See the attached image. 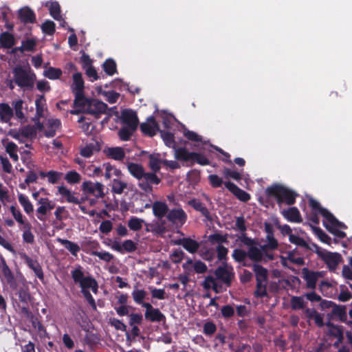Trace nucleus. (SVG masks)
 <instances>
[{"mask_svg": "<svg viewBox=\"0 0 352 352\" xmlns=\"http://www.w3.org/2000/svg\"><path fill=\"white\" fill-rule=\"evenodd\" d=\"M302 278L306 282V287L310 289H315L318 279L322 276V272L310 270L307 267L302 269Z\"/></svg>", "mask_w": 352, "mask_h": 352, "instance_id": "14", "label": "nucleus"}, {"mask_svg": "<svg viewBox=\"0 0 352 352\" xmlns=\"http://www.w3.org/2000/svg\"><path fill=\"white\" fill-rule=\"evenodd\" d=\"M10 212L14 219L20 224L25 226V223H30L23 219V216L19 209H17L15 206H11L10 208Z\"/></svg>", "mask_w": 352, "mask_h": 352, "instance_id": "58", "label": "nucleus"}, {"mask_svg": "<svg viewBox=\"0 0 352 352\" xmlns=\"http://www.w3.org/2000/svg\"><path fill=\"white\" fill-rule=\"evenodd\" d=\"M58 241H59L73 256H76L78 252L80 250V248L77 243L69 240L58 239Z\"/></svg>", "mask_w": 352, "mask_h": 352, "instance_id": "33", "label": "nucleus"}, {"mask_svg": "<svg viewBox=\"0 0 352 352\" xmlns=\"http://www.w3.org/2000/svg\"><path fill=\"white\" fill-rule=\"evenodd\" d=\"M18 17L21 22L27 23H34L36 22V14L34 11L28 7L21 8L18 12Z\"/></svg>", "mask_w": 352, "mask_h": 352, "instance_id": "19", "label": "nucleus"}, {"mask_svg": "<svg viewBox=\"0 0 352 352\" xmlns=\"http://www.w3.org/2000/svg\"><path fill=\"white\" fill-rule=\"evenodd\" d=\"M135 131L130 126H123L118 131V136L121 140L128 141Z\"/></svg>", "mask_w": 352, "mask_h": 352, "instance_id": "46", "label": "nucleus"}, {"mask_svg": "<svg viewBox=\"0 0 352 352\" xmlns=\"http://www.w3.org/2000/svg\"><path fill=\"white\" fill-rule=\"evenodd\" d=\"M248 257V252H246L241 249H234L232 252V258L238 263L243 262Z\"/></svg>", "mask_w": 352, "mask_h": 352, "instance_id": "60", "label": "nucleus"}, {"mask_svg": "<svg viewBox=\"0 0 352 352\" xmlns=\"http://www.w3.org/2000/svg\"><path fill=\"white\" fill-rule=\"evenodd\" d=\"M327 318L329 320L338 318L340 321L345 322L347 319L346 306L336 304L331 312L327 314Z\"/></svg>", "mask_w": 352, "mask_h": 352, "instance_id": "18", "label": "nucleus"}, {"mask_svg": "<svg viewBox=\"0 0 352 352\" xmlns=\"http://www.w3.org/2000/svg\"><path fill=\"white\" fill-rule=\"evenodd\" d=\"M289 240L292 243H294L299 247L304 248H309V245L302 238L297 235L291 234Z\"/></svg>", "mask_w": 352, "mask_h": 352, "instance_id": "61", "label": "nucleus"}, {"mask_svg": "<svg viewBox=\"0 0 352 352\" xmlns=\"http://www.w3.org/2000/svg\"><path fill=\"white\" fill-rule=\"evenodd\" d=\"M283 217L290 222L300 223L302 218L298 209L296 207H292L282 212Z\"/></svg>", "mask_w": 352, "mask_h": 352, "instance_id": "25", "label": "nucleus"}, {"mask_svg": "<svg viewBox=\"0 0 352 352\" xmlns=\"http://www.w3.org/2000/svg\"><path fill=\"white\" fill-rule=\"evenodd\" d=\"M217 331L216 324L212 321H208L204 324L203 332L206 336H212Z\"/></svg>", "mask_w": 352, "mask_h": 352, "instance_id": "64", "label": "nucleus"}, {"mask_svg": "<svg viewBox=\"0 0 352 352\" xmlns=\"http://www.w3.org/2000/svg\"><path fill=\"white\" fill-rule=\"evenodd\" d=\"M160 132L164 144L168 147H174L175 145L174 134L166 131H160Z\"/></svg>", "mask_w": 352, "mask_h": 352, "instance_id": "47", "label": "nucleus"}, {"mask_svg": "<svg viewBox=\"0 0 352 352\" xmlns=\"http://www.w3.org/2000/svg\"><path fill=\"white\" fill-rule=\"evenodd\" d=\"M102 69L109 76H113L118 72L116 63L112 58H108L103 63Z\"/></svg>", "mask_w": 352, "mask_h": 352, "instance_id": "38", "label": "nucleus"}, {"mask_svg": "<svg viewBox=\"0 0 352 352\" xmlns=\"http://www.w3.org/2000/svg\"><path fill=\"white\" fill-rule=\"evenodd\" d=\"M267 281H256V289L254 292V295L256 298H263L267 296Z\"/></svg>", "mask_w": 352, "mask_h": 352, "instance_id": "42", "label": "nucleus"}, {"mask_svg": "<svg viewBox=\"0 0 352 352\" xmlns=\"http://www.w3.org/2000/svg\"><path fill=\"white\" fill-rule=\"evenodd\" d=\"M72 278L74 282L78 284L80 289L89 290V289L94 294L98 291V284L96 280L91 276H85L84 272L80 265L71 272Z\"/></svg>", "mask_w": 352, "mask_h": 352, "instance_id": "5", "label": "nucleus"}, {"mask_svg": "<svg viewBox=\"0 0 352 352\" xmlns=\"http://www.w3.org/2000/svg\"><path fill=\"white\" fill-rule=\"evenodd\" d=\"M266 240L267 243L261 246V249L263 251L267 250H274L278 248V241L275 239L274 234L266 236Z\"/></svg>", "mask_w": 352, "mask_h": 352, "instance_id": "50", "label": "nucleus"}, {"mask_svg": "<svg viewBox=\"0 0 352 352\" xmlns=\"http://www.w3.org/2000/svg\"><path fill=\"white\" fill-rule=\"evenodd\" d=\"M188 204L193 208L195 210L199 211L207 219L210 220V214L206 206L199 200L192 199L188 201Z\"/></svg>", "mask_w": 352, "mask_h": 352, "instance_id": "27", "label": "nucleus"}, {"mask_svg": "<svg viewBox=\"0 0 352 352\" xmlns=\"http://www.w3.org/2000/svg\"><path fill=\"white\" fill-rule=\"evenodd\" d=\"M13 81L23 90H32L34 88L36 76L30 66L16 65L12 69Z\"/></svg>", "mask_w": 352, "mask_h": 352, "instance_id": "3", "label": "nucleus"}, {"mask_svg": "<svg viewBox=\"0 0 352 352\" xmlns=\"http://www.w3.org/2000/svg\"><path fill=\"white\" fill-rule=\"evenodd\" d=\"M21 134L23 138L34 139L36 136V129L32 125L25 126L21 129Z\"/></svg>", "mask_w": 352, "mask_h": 352, "instance_id": "48", "label": "nucleus"}, {"mask_svg": "<svg viewBox=\"0 0 352 352\" xmlns=\"http://www.w3.org/2000/svg\"><path fill=\"white\" fill-rule=\"evenodd\" d=\"M63 173L55 170H50L47 172V179L49 183L52 184H57L61 179Z\"/></svg>", "mask_w": 352, "mask_h": 352, "instance_id": "63", "label": "nucleus"}, {"mask_svg": "<svg viewBox=\"0 0 352 352\" xmlns=\"http://www.w3.org/2000/svg\"><path fill=\"white\" fill-rule=\"evenodd\" d=\"M132 297L133 298V300L135 303L138 305H141L143 307L144 304H147L148 302H144V298L146 296V292L144 289H134L132 292Z\"/></svg>", "mask_w": 352, "mask_h": 352, "instance_id": "43", "label": "nucleus"}, {"mask_svg": "<svg viewBox=\"0 0 352 352\" xmlns=\"http://www.w3.org/2000/svg\"><path fill=\"white\" fill-rule=\"evenodd\" d=\"M46 100L43 95L38 96L35 100L36 114L38 117L43 116Z\"/></svg>", "mask_w": 352, "mask_h": 352, "instance_id": "45", "label": "nucleus"}, {"mask_svg": "<svg viewBox=\"0 0 352 352\" xmlns=\"http://www.w3.org/2000/svg\"><path fill=\"white\" fill-rule=\"evenodd\" d=\"M226 188L229 190L236 197L241 201H248L251 197L249 193L238 187L236 184L231 182L224 183Z\"/></svg>", "mask_w": 352, "mask_h": 352, "instance_id": "17", "label": "nucleus"}, {"mask_svg": "<svg viewBox=\"0 0 352 352\" xmlns=\"http://www.w3.org/2000/svg\"><path fill=\"white\" fill-rule=\"evenodd\" d=\"M111 192L113 194L121 195L124 190L127 188L126 182L121 181L119 179H113L111 181Z\"/></svg>", "mask_w": 352, "mask_h": 352, "instance_id": "36", "label": "nucleus"}, {"mask_svg": "<svg viewBox=\"0 0 352 352\" xmlns=\"http://www.w3.org/2000/svg\"><path fill=\"white\" fill-rule=\"evenodd\" d=\"M41 29L44 34L51 36L56 31V25L54 21L47 20L42 24Z\"/></svg>", "mask_w": 352, "mask_h": 352, "instance_id": "52", "label": "nucleus"}, {"mask_svg": "<svg viewBox=\"0 0 352 352\" xmlns=\"http://www.w3.org/2000/svg\"><path fill=\"white\" fill-rule=\"evenodd\" d=\"M10 289L12 305L15 310L24 316H31L30 306L34 303V297L31 295L29 283L26 279L14 277L6 283Z\"/></svg>", "mask_w": 352, "mask_h": 352, "instance_id": "1", "label": "nucleus"}, {"mask_svg": "<svg viewBox=\"0 0 352 352\" xmlns=\"http://www.w3.org/2000/svg\"><path fill=\"white\" fill-rule=\"evenodd\" d=\"M107 108V104L104 102L96 99H91L85 109V112L94 116L96 119H99L102 114L106 113Z\"/></svg>", "mask_w": 352, "mask_h": 352, "instance_id": "11", "label": "nucleus"}, {"mask_svg": "<svg viewBox=\"0 0 352 352\" xmlns=\"http://www.w3.org/2000/svg\"><path fill=\"white\" fill-rule=\"evenodd\" d=\"M120 121L124 126H130L133 130H137L139 120L135 111L132 109H126L121 111Z\"/></svg>", "mask_w": 352, "mask_h": 352, "instance_id": "12", "label": "nucleus"}, {"mask_svg": "<svg viewBox=\"0 0 352 352\" xmlns=\"http://www.w3.org/2000/svg\"><path fill=\"white\" fill-rule=\"evenodd\" d=\"M169 208L165 202L156 201L153 204V212L155 217L158 219H162L166 217Z\"/></svg>", "mask_w": 352, "mask_h": 352, "instance_id": "24", "label": "nucleus"}, {"mask_svg": "<svg viewBox=\"0 0 352 352\" xmlns=\"http://www.w3.org/2000/svg\"><path fill=\"white\" fill-rule=\"evenodd\" d=\"M191 161L192 162V164H194V162H197V164L202 166L210 164V160L206 157H205L204 155L201 153L196 152H192Z\"/></svg>", "mask_w": 352, "mask_h": 352, "instance_id": "59", "label": "nucleus"}, {"mask_svg": "<svg viewBox=\"0 0 352 352\" xmlns=\"http://www.w3.org/2000/svg\"><path fill=\"white\" fill-rule=\"evenodd\" d=\"M309 205L312 210L317 211L324 218V221L329 223L331 227L334 228H338L346 229L347 227L344 223L338 221L331 212H330L327 209L322 207L320 203L314 199L310 198L309 199Z\"/></svg>", "mask_w": 352, "mask_h": 352, "instance_id": "6", "label": "nucleus"}, {"mask_svg": "<svg viewBox=\"0 0 352 352\" xmlns=\"http://www.w3.org/2000/svg\"><path fill=\"white\" fill-rule=\"evenodd\" d=\"M168 221L175 225L177 228H182L186 222L188 216L186 212L182 208H173L169 210L166 215Z\"/></svg>", "mask_w": 352, "mask_h": 352, "instance_id": "8", "label": "nucleus"}, {"mask_svg": "<svg viewBox=\"0 0 352 352\" xmlns=\"http://www.w3.org/2000/svg\"><path fill=\"white\" fill-rule=\"evenodd\" d=\"M320 258L324 262L330 271H335L342 259L339 253L330 252H324Z\"/></svg>", "mask_w": 352, "mask_h": 352, "instance_id": "15", "label": "nucleus"}, {"mask_svg": "<svg viewBox=\"0 0 352 352\" xmlns=\"http://www.w3.org/2000/svg\"><path fill=\"white\" fill-rule=\"evenodd\" d=\"M37 45V41L36 38H28L24 39L21 41V45L25 52H34L36 50V47Z\"/></svg>", "mask_w": 352, "mask_h": 352, "instance_id": "44", "label": "nucleus"}, {"mask_svg": "<svg viewBox=\"0 0 352 352\" xmlns=\"http://www.w3.org/2000/svg\"><path fill=\"white\" fill-rule=\"evenodd\" d=\"M177 244L182 245L186 250L191 254L195 253L199 248V243L190 238L180 239Z\"/></svg>", "mask_w": 352, "mask_h": 352, "instance_id": "23", "label": "nucleus"}, {"mask_svg": "<svg viewBox=\"0 0 352 352\" xmlns=\"http://www.w3.org/2000/svg\"><path fill=\"white\" fill-rule=\"evenodd\" d=\"M0 273L3 276L5 283L13 278L14 276L13 272L8 265L4 257L0 254Z\"/></svg>", "mask_w": 352, "mask_h": 352, "instance_id": "26", "label": "nucleus"}, {"mask_svg": "<svg viewBox=\"0 0 352 352\" xmlns=\"http://www.w3.org/2000/svg\"><path fill=\"white\" fill-rule=\"evenodd\" d=\"M262 249H259L255 246H251L248 251V257L252 261L261 262L263 259V253Z\"/></svg>", "mask_w": 352, "mask_h": 352, "instance_id": "39", "label": "nucleus"}, {"mask_svg": "<svg viewBox=\"0 0 352 352\" xmlns=\"http://www.w3.org/2000/svg\"><path fill=\"white\" fill-rule=\"evenodd\" d=\"M24 101L22 99H17L12 102V109L15 118L23 123L27 120V118L23 111Z\"/></svg>", "mask_w": 352, "mask_h": 352, "instance_id": "20", "label": "nucleus"}, {"mask_svg": "<svg viewBox=\"0 0 352 352\" xmlns=\"http://www.w3.org/2000/svg\"><path fill=\"white\" fill-rule=\"evenodd\" d=\"M265 194L268 197H275L279 205L285 203L289 206L294 204L298 196V194L294 191L280 184H274L267 187L265 190Z\"/></svg>", "mask_w": 352, "mask_h": 352, "instance_id": "4", "label": "nucleus"}, {"mask_svg": "<svg viewBox=\"0 0 352 352\" xmlns=\"http://www.w3.org/2000/svg\"><path fill=\"white\" fill-rule=\"evenodd\" d=\"M14 116L12 108L5 102L0 103V120L3 123H8Z\"/></svg>", "mask_w": 352, "mask_h": 352, "instance_id": "22", "label": "nucleus"}, {"mask_svg": "<svg viewBox=\"0 0 352 352\" xmlns=\"http://www.w3.org/2000/svg\"><path fill=\"white\" fill-rule=\"evenodd\" d=\"M146 309L144 313L145 319L151 322H160L165 321V315L157 308H154L151 303L144 304Z\"/></svg>", "mask_w": 352, "mask_h": 352, "instance_id": "13", "label": "nucleus"}, {"mask_svg": "<svg viewBox=\"0 0 352 352\" xmlns=\"http://www.w3.org/2000/svg\"><path fill=\"white\" fill-rule=\"evenodd\" d=\"M19 255L24 263L28 265V267L31 269L35 276L41 280H44V273L42 269L41 264L36 259H33L30 257L25 252H19Z\"/></svg>", "mask_w": 352, "mask_h": 352, "instance_id": "10", "label": "nucleus"}, {"mask_svg": "<svg viewBox=\"0 0 352 352\" xmlns=\"http://www.w3.org/2000/svg\"><path fill=\"white\" fill-rule=\"evenodd\" d=\"M192 152H189L186 148H177L175 151V157L177 160L189 162L191 161Z\"/></svg>", "mask_w": 352, "mask_h": 352, "instance_id": "37", "label": "nucleus"}, {"mask_svg": "<svg viewBox=\"0 0 352 352\" xmlns=\"http://www.w3.org/2000/svg\"><path fill=\"white\" fill-rule=\"evenodd\" d=\"M50 15L55 20H60L61 19L60 15V7L57 1L52 2L49 8Z\"/></svg>", "mask_w": 352, "mask_h": 352, "instance_id": "53", "label": "nucleus"}, {"mask_svg": "<svg viewBox=\"0 0 352 352\" xmlns=\"http://www.w3.org/2000/svg\"><path fill=\"white\" fill-rule=\"evenodd\" d=\"M81 189L84 194L94 196L96 199L103 198L104 186L100 183H94L91 181H85L82 184Z\"/></svg>", "mask_w": 352, "mask_h": 352, "instance_id": "7", "label": "nucleus"}, {"mask_svg": "<svg viewBox=\"0 0 352 352\" xmlns=\"http://www.w3.org/2000/svg\"><path fill=\"white\" fill-rule=\"evenodd\" d=\"M62 74L63 72L60 69L53 67H50L44 72V76L50 80L58 79Z\"/></svg>", "mask_w": 352, "mask_h": 352, "instance_id": "49", "label": "nucleus"}, {"mask_svg": "<svg viewBox=\"0 0 352 352\" xmlns=\"http://www.w3.org/2000/svg\"><path fill=\"white\" fill-rule=\"evenodd\" d=\"M85 83L82 79V74L77 72L73 75V82L71 85L72 93L84 91Z\"/></svg>", "mask_w": 352, "mask_h": 352, "instance_id": "30", "label": "nucleus"}, {"mask_svg": "<svg viewBox=\"0 0 352 352\" xmlns=\"http://www.w3.org/2000/svg\"><path fill=\"white\" fill-rule=\"evenodd\" d=\"M313 230L315 234L322 243H327L328 245L331 243V237L329 235H327L320 228L314 227Z\"/></svg>", "mask_w": 352, "mask_h": 352, "instance_id": "56", "label": "nucleus"}, {"mask_svg": "<svg viewBox=\"0 0 352 352\" xmlns=\"http://www.w3.org/2000/svg\"><path fill=\"white\" fill-rule=\"evenodd\" d=\"M19 201L20 204L23 208L24 211L28 214H30L34 212V207L32 204L30 202L28 197H26L23 194H20L19 195Z\"/></svg>", "mask_w": 352, "mask_h": 352, "instance_id": "41", "label": "nucleus"}, {"mask_svg": "<svg viewBox=\"0 0 352 352\" xmlns=\"http://www.w3.org/2000/svg\"><path fill=\"white\" fill-rule=\"evenodd\" d=\"M107 156L113 160L121 161L125 157V152L122 147H111L107 150Z\"/></svg>", "mask_w": 352, "mask_h": 352, "instance_id": "34", "label": "nucleus"}, {"mask_svg": "<svg viewBox=\"0 0 352 352\" xmlns=\"http://www.w3.org/2000/svg\"><path fill=\"white\" fill-rule=\"evenodd\" d=\"M73 94L75 96L74 107L86 109L91 99H88L85 96L84 91L75 92Z\"/></svg>", "mask_w": 352, "mask_h": 352, "instance_id": "35", "label": "nucleus"}, {"mask_svg": "<svg viewBox=\"0 0 352 352\" xmlns=\"http://www.w3.org/2000/svg\"><path fill=\"white\" fill-rule=\"evenodd\" d=\"M16 44V39L14 36L8 32L5 31L0 34V46L4 49H10Z\"/></svg>", "mask_w": 352, "mask_h": 352, "instance_id": "21", "label": "nucleus"}, {"mask_svg": "<svg viewBox=\"0 0 352 352\" xmlns=\"http://www.w3.org/2000/svg\"><path fill=\"white\" fill-rule=\"evenodd\" d=\"M232 268L228 269L226 263H223V265L219 266L214 272L216 279L221 281L226 287H230L232 279L234 277V273Z\"/></svg>", "mask_w": 352, "mask_h": 352, "instance_id": "9", "label": "nucleus"}, {"mask_svg": "<svg viewBox=\"0 0 352 352\" xmlns=\"http://www.w3.org/2000/svg\"><path fill=\"white\" fill-rule=\"evenodd\" d=\"M23 234L22 238L23 242L29 244H32L34 242V236L32 232V225L30 223H25L23 226Z\"/></svg>", "mask_w": 352, "mask_h": 352, "instance_id": "40", "label": "nucleus"}, {"mask_svg": "<svg viewBox=\"0 0 352 352\" xmlns=\"http://www.w3.org/2000/svg\"><path fill=\"white\" fill-rule=\"evenodd\" d=\"M38 204L40 205L36 209V217L41 221H46V214L49 210L47 206V201L45 197H41L38 200Z\"/></svg>", "mask_w": 352, "mask_h": 352, "instance_id": "31", "label": "nucleus"}, {"mask_svg": "<svg viewBox=\"0 0 352 352\" xmlns=\"http://www.w3.org/2000/svg\"><path fill=\"white\" fill-rule=\"evenodd\" d=\"M140 130L142 133L149 137H153L156 131H160L159 125L153 116L147 118L146 122L140 124Z\"/></svg>", "mask_w": 352, "mask_h": 352, "instance_id": "16", "label": "nucleus"}, {"mask_svg": "<svg viewBox=\"0 0 352 352\" xmlns=\"http://www.w3.org/2000/svg\"><path fill=\"white\" fill-rule=\"evenodd\" d=\"M144 220L132 217L128 221V226L133 231H139L142 228Z\"/></svg>", "mask_w": 352, "mask_h": 352, "instance_id": "54", "label": "nucleus"}, {"mask_svg": "<svg viewBox=\"0 0 352 352\" xmlns=\"http://www.w3.org/2000/svg\"><path fill=\"white\" fill-rule=\"evenodd\" d=\"M58 192L62 196L66 198V201L68 203H72L74 204H80V201L78 198L75 197V192H71L69 189L67 188L65 186H60L58 187Z\"/></svg>", "mask_w": 352, "mask_h": 352, "instance_id": "29", "label": "nucleus"}, {"mask_svg": "<svg viewBox=\"0 0 352 352\" xmlns=\"http://www.w3.org/2000/svg\"><path fill=\"white\" fill-rule=\"evenodd\" d=\"M252 269L256 276V280L267 281L268 272L266 268L258 264H254Z\"/></svg>", "mask_w": 352, "mask_h": 352, "instance_id": "32", "label": "nucleus"}, {"mask_svg": "<svg viewBox=\"0 0 352 352\" xmlns=\"http://www.w3.org/2000/svg\"><path fill=\"white\" fill-rule=\"evenodd\" d=\"M148 159V166L153 171L152 173L156 174V173L159 172L161 168V160L153 155H151Z\"/></svg>", "mask_w": 352, "mask_h": 352, "instance_id": "57", "label": "nucleus"}, {"mask_svg": "<svg viewBox=\"0 0 352 352\" xmlns=\"http://www.w3.org/2000/svg\"><path fill=\"white\" fill-rule=\"evenodd\" d=\"M127 169L133 177L138 179V186L146 193H152V185H157L162 181L156 174L146 173L143 166L140 164L128 162Z\"/></svg>", "mask_w": 352, "mask_h": 352, "instance_id": "2", "label": "nucleus"}, {"mask_svg": "<svg viewBox=\"0 0 352 352\" xmlns=\"http://www.w3.org/2000/svg\"><path fill=\"white\" fill-rule=\"evenodd\" d=\"M291 308L293 310H300L305 307V300L302 296H292L290 300Z\"/></svg>", "mask_w": 352, "mask_h": 352, "instance_id": "51", "label": "nucleus"}, {"mask_svg": "<svg viewBox=\"0 0 352 352\" xmlns=\"http://www.w3.org/2000/svg\"><path fill=\"white\" fill-rule=\"evenodd\" d=\"M91 254L98 256L100 260L105 262H110L113 258V255L108 252L92 251Z\"/></svg>", "mask_w": 352, "mask_h": 352, "instance_id": "62", "label": "nucleus"}, {"mask_svg": "<svg viewBox=\"0 0 352 352\" xmlns=\"http://www.w3.org/2000/svg\"><path fill=\"white\" fill-rule=\"evenodd\" d=\"M65 179L69 184H75L80 182L81 176L76 170H70L66 173Z\"/></svg>", "mask_w": 352, "mask_h": 352, "instance_id": "55", "label": "nucleus"}, {"mask_svg": "<svg viewBox=\"0 0 352 352\" xmlns=\"http://www.w3.org/2000/svg\"><path fill=\"white\" fill-rule=\"evenodd\" d=\"M25 316L30 320V322L33 327L37 329V331L41 337H47L48 333L47 332V330L45 327L43 325L42 322H41L38 316L33 315L32 312L31 316L29 315Z\"/></svg>", "mask_w": 352, "mask_h": 352, "instance_id": "28", "label": "nucleus"}]
</instances>
